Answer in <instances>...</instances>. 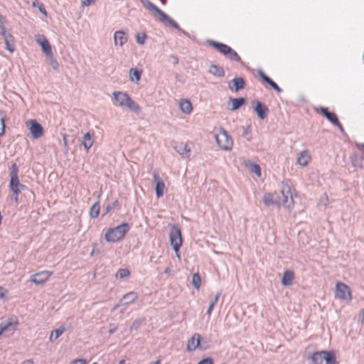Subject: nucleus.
Masks as SVG:
<instances>
[{
    "instance_id": "423d86ee",
    "label": "nucleus",
    "mask_w": 364,
    "mask_h": 364,
    "mask_svg": "<svg viewBox=\"0 0 364 364\" xmlns=\"http://www.w3.org/2000/svg\"><path fill=\"white\" fill-rule=\"evenodd\" d=\"M18 168L16 164H13L10 173V189L15 195H18L21 191H24L26 186L20 183L18 177Z\"/></svg>"
},
{
    "instance_id": "a211bd4d",
    "label": "nucleus",
    "mask_w": 364,
    "mask_h": 364,
    "mask_svg": "<svg viewBox=\"0 0 364 364\" xmlns=\"http://www.w3.org/2000/svg\"><path fill=\"white\" fill-rule=\"evenodd\" d=\"M311 161V156L308 150L301 151L297 157L296 164L302 167L306 166Z\"/></svg>"
},
{
    "instance_id": "f704fd0d",
    "label": "nucleus",
    "mask_w": 364,
    "mask_h": 364,
    "mask_svg": "<svg viewBox=\"0 0 364 364\" xmlns=\"http://www.w3.org/2000/svg\"><path fill=\"white\" fill-rule=\"evenodd\" d=\"M5 121L6 115L3 112H0V134H4L5 133Z\"/></svg>"
},
{
    "instance_id": "6e6552de",
    "label": "nucleus",
    "mask_w": 364,
    "mask_h": 364,
    "mask_svg": "<svg viewBox=\"0 0 364 364\" xmlns=\"http://www.w3.org/2000/svg\"><path fill=\"white\" fill-rule=\"evenodd\" d=\"M215 141L218 145L223 150L229 151L232 147V140L227 131L223 128H220L219 133L215 135Z\"/></svg>"
},
{
    "instance_id": "a18cd8bd",
    "label": "nucleus",
    "mask_w": 364,
    "mask_h": 364,
    "mask_svg": "<svg viewBox=\"0 0 364 364\" xmlns=\"http://www.w3.org/2000/svg\"><path fill=\"white\" fill-rule=\"evenodd\" d=\"M252 172L259 176L261 175L260 167L257 164H254L252 168Z\"/></svg>"
},
{
    "instance_id": "e433bc0d",
    "label": "nucleus",
    "mask_w": 364,
    "mask_h": 364,
    "mask_svg": "<svg viewBox=\"0 0 364 364\" xmlns=\"http://www.w3.org/2000/svg\"><path fill=\"white\" fill-rule=\"evenodd\" d=\"M119 203L117 200H116L114 203L112 204L107 205L105 208V213H108L111 210L119 208Z\"/></svg>"
},
{
    "instance_id": "0eeeda50",
    "label": "nucleus",
    "mask_w": 364,
    "mask_h": 364,
    "mask_svg": "<svg viewBox=\"0 0 364 364\" xmlns=\"http://www.w3.org/2000/svg\"><path fill=\"white\" fill-rule=\"evenodd\" d=\"M169 241L175 253L179 252L182 245V237L181 229L178 225H173L169 232Z\"/></svg>"
},
{
    "instance_id": "f3484780",
    "label": "nucleus",
    "mask_w": 364,
    "mask_h": 364,
    "mask_svg": "<svg viewBox=\"0 0 364 364\" xmlns=\"http://www.w3.org/2000/svg\"><path fill=\"white\" fill-rule=\"evenodd\" d=\"M252 105H254V111L257 113L258 117L260 119H265L268 112L267 107L262 102L257 100L252 101Z\"/></svg>"
},
{
    "instance_id": "f8f14e48",
    "label": "nucleus",
    "mask_w": 364,
    "mask_h": 364,
    "mask_svg": "<svg viewBox=\"0 0 364 364\" xmlns=\"http://www.w3.org/2000/svg\"><path fill=\"white\" fill-rule=\"evenodd\" d=\"M262 200L264 205L267 207L271 205L280 207L281 202L279 196L277 193H267L263 196Z\"/></svg>"
},
{
    "instance_id": "ea45409f",
    "label": "nucleus",
    "mask_w": 364,
    "mask_h": 364,
    "mask_svg": "<svg viewBox=\"0 0 364 364\" xmlns=\"http://www.w3.org/2000/svg\"><path fill=\"white\" fill-rule=\"evenodd\" d=\"M50 60V66L54 69L57 70L58 68V63L54 58L53 55L52 54L51 56H47Z\"/></svg>"
},
{
    "instance_id": "13d9d810",
    "label": "nucleus",
    "mask_w": 364,
    "mask_h": 364,
    "mask_svg": "<svg viewBox=\"0 0 364 364\" xmlns=\"http://www.w3.org/2000/svg\"><path fill=\"white\" fill-rule=\"evenodd\" d=\"M120 306H122V304H121V303L119 302V304H116V305L113 307L112 311H115V310H117V309Z\"/></svg>"
},
{
    "instance_id": "412c9836",
    "label": "nucleus",
    "mask_w": 364,
    "mask_h": 364,
    "mask_svg": "<svg viewBox=\"0 0 364 364\" xmlns=\"http://www.w3.org/2000/svg\"><path fill=\"white\" fill-rule=\"evenodd\" d=\"M94 143V134H91L90 132H87L84 134L82 137V144L84 146V149L87 152L89 151L90 149Z\"/></svg>"
},
{
    "instance_id": "680f3d73",
    "label": "nucleus",
    "mask_w": 364,
    "mask_h": 364,
    "mask_svg": "<svg viewBox=\"0 0 364 364\" xmlns=\"http://www.w3.org/2000/svg\"><path fill=\"white\" fill-rule=\"evenodd\" d=\"M171 272V269L169 267H167L165 270H164V273L165 274H169Z\"/></svg>"
},
{
    "instance_id": "de8ad7c7",
    "label": "nucleus",
    "mask_w": 364,
    "mask_h": 364,
    "mask_svg": "<svg viewBox=\"0 0 364 364\" xmlns=\"http://www.w3.org/2000/svg\"><path fill=\"white\" fill-rule=\"evenodd\" d=\"M27 3H29V0H26ZM41 3H39L38 0H31V4L33 7H38Z\"/></svg>"
},
{
    "instance_id": "864d4df0",
    "label": "nucleus",
    "mask_w": 364,
    "mask_h": 364,
    "mask_svg": "<svg viewBox=\"0 0 364 364\" xmlns=\"http://www.w3.org/2000/svg\"><path fill=\"white\" fill-rule=\"evenodd\" d=\"M259 75L263 80L267 77L262 70L259 71Z\"/></svg>"
},
{
    "instance_id": "58836bf2",
    "label": "nucleus",
    "mask_w": 364,
    "mask_h": 364,
    "mask_svg": "<svg viewBox=\"0 0 364 364\" xmlns=\"http://www.w3.org/2000/svg\"><path fill=\"white\" fill-rule=\"evenodd\" d=\"M141 322H142V320L141 319H136L133 321V323H132V325L130 326V331H133V330H137L139 326H141Z\"/></svg>"
},
{
    "instance_id": "4c0bfd02",
    "label": "nucleus",
    "mask_w": 364,
    "mask_h": 364,
    "mask_svg": "<svg viewBox=\"0 0 364 364\" xmlns=\"http://www.w3.org/2000/svg\"><path fill=\"white\" fill-rule=\"evenodd\" d=\"M13 324V322L9 321L6 323H0V336L8 330L9 327Z\"/></svg>"
},
{
    "instance_id": "5fc2aeb1",
    "label": "nucleus",
    "mask_w": 364,
    "mask_h": 364,
    "mask_svg": "<svg viewBox=\"0 0 364 364\" xmlns=\"http://www.w3.org/2000/svg\"><path fill=\"white\" fill-rule=\"evenodd\" d=\"M116 330H117V327L114 326V327H112V328L109 329L108 333L109 334H112V333H114L116 331Z\"/></svg>"
},
{
    "instance_id": "f03ea898",
    "label": "nucleus",
    "mask_w": 364,
    "mask_h": 364,
    "mask_svg": "<svg viewBox=\"0 0 364 364\" xmlns=\"http://www.w3.org/2000/svg\"><path fill=\"white\" fill-rule=\"evenodd\" d=\"M143 5L150 11L155 12L159 16L160 22L164 24L171 26L178 31H182L179 25L169 16H168L163 11L159 9L155 4L151 2L149 0H141Z\"/></svg>"
},
{
    "instance_id": "c03bdc74",
    "label": "nucleus",
    "mask_w": 364,
    "mask_h": 364,
    "mask_svg": "<svg viewBox=\"0 0 364 364\" xmlns=\"http://www.w3.org/2000/svg\"><path fill=\"white\" fill-rule=\"evenodd\" d=\"M198 364H213V360L211 358H205L200 360Z\"/></svg>"
},
{
    "instance_id": "72a5a7b5",
    "label": "nucleus",
    "mask_w": 364,
    "mask_h": 364,
    "mask_svg": "<svg viewBox=\"0 0 364 364\" xmlns=\"http://www.w3.org/2000/svg\"><path fill=\"white\" fill-rule=\"evenodd\" d=\"M220 296V292H218L215 295V298L210 301V303L209 304V306L208 308V310L206 311V314H208V316L210 315V314H211V312H212L215 305L217 304V302L218 301V299H219Z\"/></svg>"
},
{
    "instance_id": "bb28decb",
    "label": "nucleus",
    "mask_w": 364,
    "mask_h": 364,
    "mask_svg": "<svg viewBox=\"0 0 364 364\" xmlns=\"http://www.w3.org/2000/svg\"><path fill=\"white\" fill-rule=\"evenodd\" d=\"M179 107L182 112L190 114L192 111V105L188 100H182L179 103Z\"/></svg>"
},
{
    "instance_id": "338daca9",
    "label": "nucleus",
    "mask_w": 364,
    "mask_h": 364,
    "mask_svg": "<svg viewBox=\"0 0 364 364\" xmlns=\"http://www.w3.org/2000/svg\"><path fill=\"white\" fill-rule=\"evenodd\" d=\"M14 199L16 202H18V195H15V197L14 198Z\"/></svg>"
},
{
    "instance_id": "473e14b6",
    "label": "nucleus",
    "mask_w": 364,
    "mask_h": 364,
    "mask_svg": "<svg viewBox=\"0 0 364 364\" xmlns=\"http://www.w3.org/2000/svg\"><path fill=\"white\" fill-rule=\"evenodd\" d=\"M200 282H201V280H200V277L199 274L194 273L192 275V280H191L193 287L196 289H199L200 287Z\"/></svg>"
},
{
    "instance_id": "e2e57ef3",
    "label": "nucleus",
    "mask_w": 364,
    "mask_h": 364,
    "mask_svg": "<svg viewBox=\"0 0 364 364\" xmlns=\"http://www.w3.org/2000/svg\"><path fill=\"white\" fill-rule=\"evenodd\" d=\"M271 80V78H270V77H267L264 80V81L268 84V82H269V80Z\"/></svg>"
},
{
    "instance_id": "6e6d98bb",
    "label": "nucleus",
    "mask_w": 364,
    "mask_h": 364,
    "mask_svg": "<svg viewBox=\"0 0 364 364\" xmlns=\"http://www.w3.org/2000/svg\"><path fill=\"white\" fill-rule=\"evenodd\" d=\"M360 321L362 323H364V309L361 311L360 314Z\"/></svg>"
},
{
    "instance_id": "c85d7f7f",
    "label": "nucleus",
    "mask_w": 364,
    "mask_h": 364,
    "mask_svg": "<svg viewBox=\"0 0 364 364\" xmlns=\"http://www.w3.org/2000/svg\"><path fill=\"white\" fill-rule=\"evenodd\" d=\"M232 82H233V85L235 86L234 91L237 92L240 90H242L245 87V80L242 77H235ZM232 90H233V88L230 87Z\"/></svg>"
},
{
    "instance_id": "dca6fc26",
    "label": "nucleus",
    "mask_w": 364,
    "mask_h": 364,
    "mask_svg": "<svg viewBox=\"0 0 364 364\" xmlns=\"http://www.w3.org/2000/svg\"><path fill=\"white\" fill-rule=\"evenodd\" d=\"M201 336L198 333H194L193 336L188 340L186 350L189 352L194 351L200 347Z\"/></svg>"
},
{
    "instance_id": "0e129e2a",
    "label": "nucleus",
    "mask_w": 364,
    "mask_h": 364,
    "mask_svg": "<svg viewBox=\"0 0 364 364\" xmlns=\"http://www.w3.org/2000/svg\"><path fill=\"white\" fill-rule=\"evenodd\" d=\"M357 146L359 147V148H363L364 149V143H361L360 144H357Z\"/></svg>"
},
{
    "instance_id": "4be33fe9",
    "label": "nucleus",
    "mask_w": 364,
    "mask_h": 364,
    "mask_svg": "<svg viewBox=\"0 0 364 364\" xmlns=\"http://www.w3.org/2000/svg\"><path fill=\"white\" fill-rule=\"evenodd\" d=\"M127 41V36L122 31H117L114 34V42L115 46H124Z\"/></svg>"
},
{
    "instance_id": "2eb2a0df",
    "label": "nucleus",
    "mask_w": 364,
    "mask_h": 364,
    "mask_svg": "<svg viewBox=\"0 0 364 364\" xmlns=\"http://www.w3.org/2000/svg\"><path fill=\"white\" fill-rule=\"evenodd\" d=\"M153 181L156 184V196L158 198H159L164 195V191L165 188L164 182L160 178L158 173L156 172L153 173Z\"/></svg>"
},
{
    "instance_id": "49530a36",
    "label": "nucleus",
    "mask_w": 364,
    "mask_h": 364,
    "mask_svg": "<svg viewBox=\"0 0 364 364\" xmlns=\"http://www.w3.org/2000/svg\"><path fill=\"white\" fill-rule=\"evenodd\" d=\"M38 8L39 11L41 14H43L45 16H47L46 10V9H45V7H44L43 4H41L40 5H38Z\"/></svg>"
},
{
    "instance_id": "09e8293b",
    "label": "nucleus",
    "mask_w": 364,
    "mask_h": 364,
    "mask_svg": "<svg viewBox=\"0 0 364 364\" xmlns=\"http://www.w3.org/2000/svg\"><path fill=\"white\" fill-rule=\"evenodd\" d=\"M271 87L277 92H281L282 91V90L278 86V85L276 82L274 83V85H272Z\"/></svg>"
},
{
    "instance_id": "a878e982",
    "label": "nucleus",
    "mask_w": 364,
    "mask_h": 364,
    "mask_svg": "<svg viewBox=\"0 0 364 364\" xmlns=\"http://www.w3.org/2000/svg\"><path fill=\"white\" fill-rule=\"evenodd\" d=\"M209 73L214 76L222 77L225 75L223 68L219 65H211L209 68Z\"/></svg>"
},
{
    "instance_id": "ddd939ff",
    "label": "nucleus",
    "mask_w": 364,
    "mask_h": 364,
    "mask_svg": "<svg viewBox=\"0 0 364 364\" xmlns=\"http://www.w3.org/2000/svg\"><path fill=\"white\" fill-rule=\"evenodd\" d=\"M321 113L333 125L338 127L341 131H343V126L340 123L336 114L333 112H331L327 108L321 107L319 108Z\"/></svg>"
},
{
    "instance_id": "c9c22d12",
    "label": "nucleus",
    "mask_w": 364,
    "mask_h": 364,
    "mask_svg": "<svg viewBox=\"0 0 364 364\" xmlns=\"http://www.w3.org/2000/svg\"><path fill=\"white\" fill-rule=\"evenodd\" d=\"M146 37L147 36H146V33H137L136 35V39L137 43H139V45L144 44Z\"/></svg>"
},
{
    "instance_id": "9d476101",
    "label": "nucleus",
    "mask_w": 364,
    "mask_h": 364,
    "mask_svg": "<svg viewBox=\"0 0 364 364\" xmlns=\"http://www.w3.org/2000/svg\"><path fill=\"white\" fill-rule=\"evenodd\" d=\"M335 296L336 298L341 300L350 301L352 299L350 288L348 286L341 282L336 284Z\"/></svg>"
},
{
    "instance_id": "7ed1b4c3",
    "label": "nucleus",
    "mask_w": 364,
    "mask_h": 364,
    "mask_svg": "<svg viewBox=\"0 0 364 364\" xmlns=\"http://www.w3.org/2000/svg\"><path fill=\"white\" fill-rule=\"evenodd\" d=\"M129 229V225L127 223H123L113 228L108 229L105 232V239L108 242L119 241L124 237Z\"/></svg>"
},
{
    "instance_id": "8fccbe9b",
    "label": "nucleus",
    "mask_w": 364,
    "mask_h": 364,
    "mask_svg": "<svg viewBox=\"0 0 364 364\" xmlns=\"http://www.w3.org/2000/svg\"><path fill=\"white\" fill-rule=\"evenodd\" d=\"M73 364H85V360H84V359H77V360H75L73 362Z\"/></svg>"
},
{
    "instance_id": "3c124183",
    "label": "nucleus",
    "mask_w": 364,
    "mask_h": 364,
    "mask_svg": "<svg viewBox=\"0 0 364 364\" xmlns=\"http://www.w3.org/2000/svg\"><path fill=\"white\" fill-rule=\"evenodd\" d=\"M6 290L4 287H0V299H3L5 296Z\"/></svg>"
},
{
    "instance_id": "69168bd1",
    "label": "nucleus",
    "mask_w": 364,
    "mask_h": 364,
    "mask_svg": "<svg viewBox=\"0 0 364 364\" xmlns=\"http://www.w3.org/2000/svg\"><path fill=\"white\" fill-rule=\"evenodd\" d=\"M274 83H275L272 79L269 80V82H268V85H269L270 86H272V85H274Z\"/></svg>"
},
{
    "instance_id": "79ce46f5",
    "label": "nucleus",
    "mask_w": 364,
    "mask_h": 364,
    "mask_svg": "<svg viewBox=\"0 0 364 364\" xmlns=\"http://www.w3.org/2000/svg\"><path fill=\"white\" fill-rule=\"evenodd\" d=\"M129 274V271L127 269H120L117 272V275H119L121 278L126 277Z\"/></svg>"
},
{
    "instance_id": "6ab92c4d",
    "label": "nucleus",
    "mask_w": 364,
    "mask_h": 364,
    "mask_svg": "<svg viewBox=\"0 0 364 364\" xmlns=\"http://www.w3.org/2000/svg\"><path fill=\"white\" fill-rule=\"evenodd\" d=\"M174 149L182 156L189 158L191 149L188 147L186 144L183 142L176 143L174 145Z\"/></svg>"
},
{
    "instance_id": "9b49d317",
    "label": "nucleus",
    "mask_w": 364,
    "mask_h": 364,
    "mask_svg": "<svg viewBox=\"0 0 364 364\" xmlns=\"http://www.w3.org/2000/svg\"><path fill=\"white\" fill-rule=\"evenodd\" d=\"M26 124L34 139H38L43 136V127L36 119H30L26 122Z\"/></svg>"
},
{
    "instance_id": "37998d69",
    "label": "nucleus",
    "mask_w": 364,
    "mask_h": 364,
    "mask_svg": "<svg viewBox=\"0 0 364 364\" xmlns=\"http://www.w3.org/2000/svg\"><path fill=\"white\" fill-rule=\"evenodd\" d=\"M6 31V29L4 26V18L0 14V34H5Z\"/></svg>"
},
{
    "instance_id": "f257e3e1",
    "label": "nucleus",
    "mask_w": 364,
    "mask_h": 364,
    "mask_svg": "<svg viewBox=\"0 0 364 364\" xmlns=\"http://www.w3.org/2000/svg\"><path fill=\"white\" fill-rule=\"evenodd\" d=\"M112 95L117 106L122 108H127L136 114L139 113L141 110L140 107L126 92L115 91Z\"/></svg>"
},
{
    "instance_id": "c756f323",
    "label": "nucleus",
    "mask_w": 364,
    "mask_h": 364,
    "mask_svg": "<svg viewBox=\"0 0 364 364\" xmlns=\"http://www.w3.org/2000/svg\"><path fill=\"white\" fill-rule=\"evenodd\" d=\"M66 331V328L63 326H61L60 328L52 331L51 335L50 336V341H53L58 339L65 331Z\"/></svg>"
},
{
    "instance_id": "20e7f679",
    "label": "nucleus",
    "mask_w": 364,
    "mask_h": 364,
    "mask_svg": "<svg viewBox=\"0 0 364 364\" xmlns=\"http://www.w3.org/2000/svg\"><path fill=\"white\" fill-rule=\"evenodd\" d=\"M309 364H336L333 351L321 350L314 353L309 358Z\"/></svg>"
},
{
    "instance_id": "4468645a",
    "label": "nucleus",
    "mask_w": 364,
    "mask_h": 364,
    "mask_svg": "<svg viewBox=\"0 0 364 364\" xmlns=\"http://www.w3.org/2000/svg\"><path fill=\"white\" fill-rule=\"evenodd\" d=\"M52 272L49 271H41L31 277V281L35 284L39 285L46 282L51 276Z\"/></svg>"
},
{
    "instance_id": "39448f33",
    "label": "nucleus",
    "mask_w": 364,
    "mask_h": 364,
    "mask_svg": "<svg viewBox=\"0 0 364 364\" xmlns=\"http://www.w3.org/2000/svg\"><path fill=\"white\" fill-rule=\"evenodd\" d=\"M208 43L229 60L236 62H240L241 60L238 54L229 46L213 40H209L208 41Z\"/></svg>"
},
{
    "instance_id": "5701e85b",
    "label": "nucleus",
    "mask_w": 364,
    "mask_h": 364,
    "mask_svg": "<svg viewBox=\"0 0 364 364\" xmlns=\"http://www.w3.org/2000/svg\"><path fill=\"white\" fill-rule=\"evenodd\" d=\"M137 299V294L134 291H130L123 296L120 299L122 305H128L134 303Z\"/></svg>"
},
{
    "instance_id": "aec40b11",
    "label": "nucleus",
    "mask_w": 364,
    "mask_h": 364,
    "mask_svg": "<svg viewBox=\"0 0 364 364\" xmlns=\"http://www.w3.org/2000/svg\"><path fill=\"white\" fill-rule=\"evenodd\" d=\"M1 36L4 38V42L6 44V48L10 52L13 53L15 50V44L13 36L6 31L5 34H1Z\"/></svg>"
},
{
    "instance_id": "2f4dec72",
    "label": "nucleus",
    "mask_w": 364,
    "mask_h": 364,
    "mask_svg": "<svg viewBox=\"0 0 364 364\" xmlns=\"http://www.w3.org/2000/svg\"><path fill=\"white\" fill-rule=\"evenodd\" d=\"M141 75V71L136 68H131L129 70V77L131 80H136V82L139 81Z\"/></svg>"
},
{
    "instance_id": "4d7b16f0",
    "label": "nucleus",
    "mask_w": 364,
    "mask_h": 364,
    "mask_svg": "<svg viewBox=\"0 0 364 364\" xmlns=\"http://www.w3.org/2000/svg\"><path fill=\"white\" fill-rule=\"evenodd\" d=\"M171 58L173 59L174 63L177 64L178 63V58L175 55H171Z\"/></svg>"
},
{
    "instance_id": "1a4fd4ad",
    "label": "nucleus",
    "mask_w": 364,
    "mask_h": 364,
    "mask_svg": "<svg viewBox=\"0 0 364 364\" xmlns=\"http://www.w3.org/2000/svg\"><path fill=\"white\" fill-rule=\"evenodd\" d=\"M282 195L283 196L282 204L287 208L291 209L294 206L293 194L291 188L288 185L287 182H282Z\"/></svg>"
},
{
    "instance_id": "774afa93",
    "label": "nucleus",
    "mask_w": 364,
    "mask_h": 364,
    "mask_svg": "<svg viewBox=\"0 0 364 364\" xmlns=\"http://www.w3.org/2000/svg\"><path fill=\"white\" fill-rule=\"evenodd\" d=\"M125 363L124 360H122L119 361V364H124Z\"/></svg>"
},
{
    "instance_id": "052dcab7",
    "label": "nucleus",
    "mask_w": 364,
    "mask_h": 364,
    "mask_svg": "<svg viewBox=\"0 0 364 364\" xmlns=\"http://www.w3.org/2000/svg\"><path fill=\"white\" fill-rule=\"evenodd\" d=\"M24 364H34V363H33V360H28L24 362Z\"/></svg>"
},
{
    "instance_id": "bf43d9fd",
    "label": "nucleus",
    "mask_w": 364,
    "mask_h": 364,
    "mask_svg": "<svg viewBox=\"0 0 364 364\" xmlns=\"http://www.w3.org/2000/svg\"><path fill=\"white\" fill-rule=\"evenodd\" d=\"M161 363V360L160 359H158L156 360V361L154 362H151L149 364H160Z\"/></svg>"
},
{
    "instance_id": "b1692460",
    "label": "nucleus",
    "mask_w": 364,
    "mask_h": 364,
    "mask_svg": "<svg viewBox=\"0 0 364 364\" xmlns=\"http://www.w3.org/2000/svg\"><path fill=\"white\" fill-rule=\"evenodd\" d=\"M294 280V274L290 270H286L283 273L282 284L283 286L287 287L290 286Z\"/></svg>"
},
{
    "instance_id": "7c9ffc66",
    "label": "nucleus",
    "mask_w": 364,
    "mask_h": 364,
    "mask_svg": "<svg viewBox=\"0 0 364 364\" xmlns=\"http://www.w3.org/2000/svg\"><path fill=\"white\" fill-rule=\"evenodd\" d=\"M100 205L98 202L95 203L90 209V215L92 218H95L99 215Z\"/></svg>"
},
{
    "instance_id": "cd10ccee",
    "label": "nucleus",
    "mask_w": 364,
    "mask_h": 364,
    "mask_svg": "<svg viewBox=\"0 0 364 364\" xmlns=\"http://www.w3.org/2000/svg\"><path fill=\"white\" fill-rule=\"evenodd\" d=\"M230 100L232 103V108L230 109L232 111L239 109L245 103V99L244 97L230 98Z\"/></svg>"
},
{
    "instance_id": "603ef678",
    "label": "nucleus",
    "mask_w": 364,
    "mask_h": 364,
    "mask_svg": "<svg viewBox=\"0 0 364 364\" xmlns=\"http://www.w3.org/2000/svg\"><path fill=\"white\" fill-rule=\"evenodd\" d=\"M96 0H85L82 1L83 6H89L92 3H94Z\"/></svg>"
},
{
    "instance_id": "a19ab883",
    "label": "nucleus",
    "mask_w": 364,
    "mask_h": 364,
    "mask_svg": "<svg viewBox=\"0 0 364 364\" xmlns=\"http://www.w3.org/2000/svg\"><path fill=\"white\" fill-rule=\"evenodd\" d=\"M328 202V196L326 193H323V196H321L318 205H322L323 206H326Z\"/></svg>"
},
{
    "instance_id": "393cba45",
    "label": "nucleus",
    "mask_w": 364,
    "mask_h": 364,
    "mask_svg": "<svg viewBox=\"0 0 364 364\" xmlns=\"http://www.w3.org/2000/svg\"><path fill=\"white\" fill-rule=\"evenodd\" d=\"M38 42L41 45L42 50L45 53V54L47 56H51L53 53L51 50L50 45L49 42L48 41V40L43 36L42 40L41 41L39 39V40H38Z\"/></svg>"
}]
</instances>
